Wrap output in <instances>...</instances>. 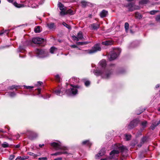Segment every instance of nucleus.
Returning <instances> with one entry per match:
<instances>
[{"label":"nucleus","instance_id":"57","mask_svg":"<svg viewBox=\"0 0 160 160\" xmlns=\"http://www.w3.org/2000/svg\"><path fill=\"white\" fill-rule=\"evenodd\" d=\"M159 87V84H157L156 86V87H155V88H157L158 87Z\"/></svg>","mask_w":160,"mask_h":160},{"label":"nucleus","instance_id":"41","mask_svg":"<svg viewBox=\"0 0 160 160\" xmlns=\"http://www.w3.org/2000/svg\"><path fill=\"white\" fill-rule=\"evenodd\" d=\"M90 84V82L89 81H87L85 82V84L86 86H88Z\"/></svg>","mask_w":160,"mask_h":160},{"label":"nucleus","instance_id":"37","mask_svg":"<svg viewBox=\"0 0 160 160\" xmlns=\"http://www.w3.org/2000/svg\"><path fill=\"white\" fill-rule=\"evenodd\" d=\"M56 80L58 82H60V78L58 75H57L55 77Z\"/></svg>","mask_w":160,"mask_h":160},{"label":"nucleus","instance_id":"21","mask_svg":"<svg viewBox=\"0 0 160 160\" xmlns=\"http://www.w3.org/2000/svg\"><path fill=\"white\" fill-rule=\"evenodd\" d=\"M47 26L50 29H52L55 28V26L53 23H51L50 24H47Z\"/></svg>","mask_w":160,"mask_h":160},{"label":"nucleus","instance_id":"49","mask_svg":"<svg viewBox=\"0 0 160 160\" xmlns=\"http://www.w3.org/2000/svg\"><path fill=\"white\" fill-rule=\"evenodd\" d=\"M156 20L157 21H159L160 20V16L158 15L157 16L156 18Z\"/></svg>","mask_w":160,"mask_h":160},{"label":"nucleus","instance_id":"61","mask_svg":"<svg viewBox=\"0 0 160 160\" xmlns=\"http://www.w3.org/2000/svg\"><path fill=\"white\" fill-rule=\"evenodd\" d=\"M101 160H107V159L106 158L102 159H101Z\"/></svg>","mask_w":160,"mask_h":160},{"label":"nucleus","instance_id":"15","mask_svg":"<svg viewBox=\"0 0 160 160\" xmlns=\"http://www.w3.org/2000/svg\"><path fill=\"white\" fill-rule=\"evenodd\" d=\"M113 42L112 41L110 40L102 42V44L105 45H111L113 44Z\"/></svg>","mask_w":160,"mask_h":160},{"label":"nucleus","instance_id":"50","mask_svg":"<svg viewBox=\"0 0 160 160\" xmlns=\"http://www.w3.org/2000/svg\"><path fill=\"white\" fill-rule=\"evenodd\" d=\"M43 84L42 82L39 81L38 82L37 86H38L39 85H41Z\"/></svg>","mask_w":160,"mask_h":160},{"label":"nucleus","instance_id":"27","mask_svg":"<svg viewBox=\"0 0 160 160\" xmlns=\"http://www.w3.org/2000/svg\"><path fill=\"white\" fill-rule=\"evenodd\" d=\"M34 31L36 33H39L41 32L40 27L38 26L34 28Z\"/></svg>","mask_w":160,"mask_h":160},{"label":"nucleus","instance_id":"3","mask_svg":"<svg viewBox=\"0 0 160 160\" xmlns=\"http://www.w3.org/2000/svg\"><path fill=\"white\" fill-rule=\"evenodd\" d=\"M125 148V147L123 146H117L116 149L113 150L110 152V158H113L117 157L118 154L119 153L120 151L121 150L122 152Z\"/></svg>","mask_w":160,"mask_h":160},{"label":"nucleus","instance_id":"38","mask_svg":"<svg viewBox=\"0 0 160 160\" xmlns=\"http://www.w3.org/2000/svg\"><path fill=\"white\" fill-rule=\"evenodd\" d=\"M72 38L74 40H76L77 41H78V38L77 36L76 37L74 35H73V36H72Z\"/></svg>","mask_w":160,"mask_h":160},{"label":"nucleus","instance_id":"34","mask_svg":"<svg viewBox=\"0 0 160 160\" xmlns=\"http://www.w3.org/2000/svg\"><path fill=\"white\" fill-rule=\"evenodd\" d=\"M129 24L128 22H126L125 23V28L126 31H127L129 28Z\"/></svg>","mask_w":160,"mask_h":160},{"label":"nucleus","instance_id":"43","mask_svg":"<svg viewBox=\"0 0 160 160\" xmlns=\"http://www.w3.org/2000/svg\"><path fill=\"white\" fill-rule=\"evenodd\" d=\"M14 155H11L10 156L9 158V159L10 160H12L14 159Z\"/></svg>","mask_w":160,"mask_h":160},{"label":"nucleus","instance_id":"62","mask_svg":"<svg viewBox=\"0 0 160 160\" xmlns=\"http://www.w3.org/2000/svg\"><path fill=\"white\" fill-rule=\"evenodd\" d=\"M158 111H160V107L158 108Z\"/></svg>","mask_w":160,"mask_h":160},{"label":"nucleus","instance_id":"14","mask_svg":"<svg viewBox=\"0 0 160 160\" xmlns=\"http://www.w3.org/2000/svg\"><path fill=\"white\" fill-rule=\"evenodd\" d=\"M108 11L103 10L100 13V16L101 18H103L106 17L108 15Z\"/></svg>","mask_w":160,"mask_h":160},{"label":"nucleus","instance_id":"33","mask_svg":"<svg viewBox=\"0 0 160 160\" xmlns=\"http://www.w3.org/2000/svg\"><path fill=\"white\" fill-rule=\"evenodd\" d=\"M27 158H26L25 157H20V156L18 157L17 158V159H20V160H25V159H26Z\"/></svg>","mask_w":160,"mask_h":160},{"label":"nucleus","instance_id":"16","mask_svg":"<svg viewBox=\"0 0 160 160\" xmlns=\"http://www.w3.org/2000/svg\"><path fill=\"white\" fill-rule=\"evenodd\" d=\"M147 138L146 137L142 138L141 140V142L140 144H138V147H140L142 146V145L146 141Z\"/></svg>","mask_w":160,"mask_h":160},{"label":"nucleus","instance_id":"55","mask_svg":"<svg viewBox=\"0 0 160 160\" xmlns=\"http://www.w3.org/2000/svg\"><path fill=\"white\" fill-rule=\"evenodd\" d=\"M7 1L9 2H12L13 0H7Z\"/></svg>","mask_w":160,"mask_h":160},{"label":"nucleus","instance_id":"64","mask_svg":"<svg viewBox=\"0 0 160 160\" xmlns=\"http://www.w3.org/2000/svg\"><path fill=\"white\" fill-rule=\"evenodd\" d=\"M38 91L39 92H40V89H38Z\"/></svg>","mask_w":160,"mask_h":160},{"label":"nucleus","instance_id":"26","mask_svg":"<svg viewBox=\"0 0 160 160\" xmlns=\"http://www.w3.org/2000/svg\"><path fill=\"white\" fill-rule=\"evenodd\" d=\"M65 15L67 14H70L71 15L73 14L74 13L73 11L71 9H69L66 11H65Z\"/></svg>","mask_w":160,"mask_h":160},{"label":"nucleus","instance_id":"28","mask_svg":"<svg viewBox=\"0 0 160 160\" xmlns=\"http://www.w3.org/2000/svg\"><path fill=\"white\" fill-rule=\"evenodd\" d=\"M19 87V86L16 85H12L11 86L9 87L8 88V89L10 90H12L14 88L16 89L17 88H18Z\"/></svg>","mask_w":160,"mask_h":160},{"label":"nucleus","instance_id":"51","mask_svg":"<svg viewBox=\"0 0 160 160\" xmlns=\"http://www.w3.org/2000/svg\"><path fill=\"white\" fill-rule=\"evenodd\" d=\"M137 13H136V14H135V17L137 18H142V16L141 14H138V15H137Z\"/></svg>","mask_w":160,"mask_h":160},{"label":"nucleus","instance_id":"32","mask_svg":"<svg viewBox=\"0 0 160 160\" xmlns=\"http://www.w3.org/2000/svg\"><path fill=\"white\" fill-rule=\"evenodd\" d=\"M77 44L79 45H83L87 44L88 43V42H78L77 43Z\"/></svg>","mask_w":160,"mask_h":160},{"label":"nucleus","instance_id":"10","mask_svg":"<svg viewBox=\"0 0 160 160\" xmlns=\"http://www.w3.org/2000/svg\"><path fill=\"white\" fill-rule=\"evenodd\" d=\"M32 42L36 44H39L43 41V39L41 38L36 37L33 38L32 40Z\"/></svg>","mask_w":160,"mask_h":160},{"label":"nucleus","instance_id":"8","mask_svg":"<svg viewBox=\"0 0 160 160\" xmlns=\"http://www.w3.org/2000/svg\"><path fill=\"white\" fill-rule=\"evenodd\" d=\"M128 8V9L129 11H132L136 9H139V7L138 6H135L134 4L130 3L127 6Z\"/></svg>","mask_w":160,"mask_h":160},{"label":"nucleus","instance_id":"31","mask_svg":"<svg viewBox=\"0 0 160 160\" xmlns=\"http://www.w3.org/2000/svg\"><path fill=\"white\" fill-rule=\"evenodd\" d=\"M8 95L11 97H13L16 95V93L14 92H10L8 93Z\"/></svg>","mask_w":160,"mask_h":160},{"label":"nucleus","instance_id":"63","mask_svg":"<svg viewBox=\"0 0 160 160\" xmlns=\"http://www.w3.org/2000/svg\"><path fill=\"white\" fill-rule=\"evenodd\" d=\"M50 95H48V98H50Z\"/></svg>","mask_w":160,"mask_h":160},{"label":"nucleus","instance_id":"47","mask_svg":"<svg viewBox=\"0 0 160 160\" xmlns=\"http://www.w3.org/2000/svg\"><path fill=\"white\" fill-rule=\"evenodd\" d=\"M9 30H6L4 32H3L2 33H0V35H1L4 33H6V34H8L9 33Z\"/></svg>","mask_w":160,"mask_h":160},{"label":"nucleus","instance_id":"24","mask_svg":"<svg viewBox=\"0 0 160 160\" xmlns=\"http://www.w3.org/2000/svg\"><path fill=\"white\" fill-rule=\"evenodd\" d=\"M149 1L148 0H142L139 2L140 5L145 4L148 3Z\"/></svg>","mask_w":160,"mask_h":160},{"label":"nucleus","instance_id":"36","mask_svg":"<svg viewBox=\"0 0 160 160\" xmlns=\"http://www.w3.org/2000/svg\"><path fill=\"white\" fill-rule=\"evenodd\" d=\"M62 24L65 27H66V28H68V29H70L71 28L70 26L68 25V24H66V23L63 22L62 23Z\"/></svg>","mask_w":160,"mask_h":160},{"label":"nucleus","instance_id":"53","mask_svg":"<svg viewBox=\"0 0 160 160\" xmlns=\"http://www.w3.org/2000/svg\"><path fill=\"white\" fill-rule=\"evenodd\" d=\"M62 158H58L54 159V160H62Z\"/></svg>","mask_w":160,"mask_h":160},{"label":"nucleus","instance_id":"13","mask_svg":"<svg viewBox=\"0 0 160 160\" xmlns=\"http://www.w3.org/2000/svg\"><path fill=\"white\" fill-rule=\"evenodd\" d=\"M99 24L97 23H93L90 25V27L91 29L94 30H97L99 28Z\"/></svg>","mask_w":160,"mask_h":160},{"label":"nucleus","instance_id":"7","mask_svg":"<svg viewBox=\"0 0 160 160\" xmlns=\"http://www.w3.org/2000/svg\"><path fill=\"white\" fill-rule=\"evenodd\" d=\"M58 7L61 11L60 12V14L61 16H63L65 15V11L66 8L64 7V5L61 2H59L58 4Z\"/></svg>","mask_w":160,"mask_h":160},{"label":"nucleus","instance_id":"35","mask_svg":"<svg viewBox=\"0 0 160 160\" xmlns=\"http://www.w3.org/2000/svg\"><path fill=\"white\" fill-rule=\"evenodd\" d=\"M147 123V121H144L142 123V125L143 128H144L146 126Z\"/></svg>","mask_w":160,"mask_h":160},{"label":"nucleus","instance_id":"5","mask_svg":"<svg viewBox=\"0 0 160 160\" xmlns=\"http://www.w3.org/2000/svg\"><path fill=\"white\" fill-rule=\"evenodd\" d=\"M101 49L99 44H95L91 49H89L85 51L86 53L88 54H92L98 51H100Z\"/></svg>","mask_w":160,"mask_h":160},{"label":"nucleus","instance_id":"42","mask_svg":"<svg viewBox=\"0 0 160 160\" xmlns=\"http://www.w3.org/2000/svg\"><path fill=\"white\" fill-rule=\"evenodd\" d=\"M38 5H35V4H32L31 5V7L33 8H38Z\"/></svg>","mask_w":160,"mask_h":160},{"label":"nucleus","instance_id":"2","mask_svg":"<svg viewBox=\"0 0 160 160\" xmlns=\"http://www.w3.org/2000/svg\"><path fill=\"white\" fill-rule=\"evenodd\" d=\"M50 144L56 150L61 149L63 150L62 152H58L54 153L52 154H51V155L52 156H57L58 155H61L62 154H66L68 153L67 151L68 148L67 147H62L61 146V143H60L53 142L51 143Z\"/></svg>","mask_w":160,"mask_h":160},{"label":"nucleus","instance_id":"23","mask_svg":"<svg viewBox=\"0 0 160 160\" xmlns=\"http://www.w3.org/2000/svg\"><path fill=\"white\" fill-rule=\"evenodd\" d=\"M82 144L83 145H87L89 146H91L92 145V143L88 140L83 141L82 142Z\"/></svg>","mask_w":160,"mask_h":160},{"label":"nucleus","instance_id":"45","mask_svg":"<svg viewBox=\"0 0 160 160\" xmlns=\"http://www.w3.org/2000/svg\"><path fill=\"white\" fill-rule=\"evenodd\" d=\"M157 12V11L153 10V11H150V13L151 14L153 15V14H155V13L156 12Z\"/></svg>","mask_w":160,"mask_h":160},{"label":"nucleus","instance_id":"44","mask_svg":"<svg viewBox=\"0 0 160 160\" xmlns=\"http://www.w3.org/2000/svg\"><path fill=\"white\" fill-rule=\"evenodd\" d=\"M29 154L31 156H33L34 157H37V155L35 154L32 152H29Z\"/></svg>","mask_w":160,"mask_h":160},{"label":"nucleus","instance_id":"59","mask_svg":"<svg viewBox=\"0 0 160 160\" xmlns=\"http://www.w3.org/2000/svg\"><path fill=\"white\" fill-rule=\"evenodd\" d=\"M43 52V51L42 50H41L39 51L40 53H42Z\"/></svg>","mask_w":160,"mask_h":160},{"label":"nucleus","instance_id":"1","mask_svg":"<svg viewBox=\"0 0 160 160\" xmlns=\"http://www.w3.org/2000/svg\"><path fill=\"white\" fill-rule=\"evenodd\" d=\"M99 64L101 67L103 68V70L101 71H97V72H95V75L97 76L100 75L104 78H108L111 73L104 68L106 65V61L103 59L99 62Z\"/></svg>","mask_w":160,"mask_h":160},{"label":"nucleus","instance_id":"29","mask_svg":"<svg viewBox=\"0 0 160 160\" xmlns=\"http://www.w3.org/2000/svg\"><path fill=\"white\" fill-rule=\"evenodd\" d=\"M125 137L126 140H129L131 138V135L130 134H125Z\"/></svg>","mask_w":160,"mask_h":160},{"label":"nucleus","instance_id":"6","mask_svg":"<svg viewBox=\"0 0 160 160\" xmlns=\"http://www.w3.org/2000/svg\"><path fill=\"white\" fill-rule=\"evenodd\" d=\"M114 52H113L108 56V57L110 61L114 60L117 58L121 52V50L120 48H117L115 49Z\"/></svg>","mask_w":160,"mask_h":160},{"label":"nucleus","instance_id":"30","mask_svg":"<svg viewBox=\"0 0 160 160\" xmlns=\"http://www.w3.org/2000/svg\"><path fill=\"white\" fill-rule=\"evenodd\" d=\"M2 146L4 148H7L9 147V144L7 142H4L2 144Z\"/></svg>","mask_w":160,"mask_h":160},{"label":"nucleus","instance_id":"48","mask_svg":"<svg viewBox=\"0 0 160 160\" xmlns=\"http://www.w3.org/2000/svg\"><path fill=\"white\" fill-rule=\"evenodd\" d=\"M23 48L22 46H20L18 48V49L19 52H21L22 50L23 49Z\"/></svg>","mask_w":160,"mask_h":160},{"label":"nucleus","instance_id":"52","mask_svg":"<svg viewBox=\"0 0 160 160\" xmlns=\"http://www.w3.org/2000/svg\"><path fill=\"white\" fill-rule=\"evenodd\" d=\"M71 47L72 48H77V46L75 45H72L71 46Z\"/></svg>","mask_w":160,"mask_h":160},{"label":"nucleus","instance_id":"40","mask_svg":"<svg viewBox=\"0 0 160 160\" xmlns=\"http://www.w3.org/2000/svg\"><path fill=\"white\" fill-rule=\"evenodd\" d=\"M81 4L83 7H85L87 4V2L85 1H82L81 2Z\"/></svg>","mask_w":160,"mask_h":160},{"label":"nucleus","instance_id":"9","mask_svg":"<svg viewBox=\"0 0 160 160\" xmlns=\"http://www.w3.org/2000/svg\"><path fill=\"white\" fill-rule=\"evenodd\" d=\"M138 122V120L137 119L131 121L128 126V128L131 129L136 126Z\"/></svg>","mask_w":160,"mask_h":160},{"label":"nucleus","instance_id":"54","mask_svg":"<svg viewBox=\"0 0 160 160\" xmlns=\"http://www.w3.org/2000/svg\"><path fill=\"white\" fill-rule=\"evenodd\" d=\"M44 145V144H39V146L40 148L42 147V146H43Z\"/></svg>","mask_w":160,"mask_h":160},{"label":"nucleus","instance_id":"58","mask_svg":"<svg viewBox=\"0 0 160 160\" xmlns=\"http://www.w3.org/2000/svg\"><path fill=\"white\" fill-rule=\"evenodd\" d=\"M157 123V125H158L160 124V120H159V121Z\"/></svg>","mask_w":160,"mask_h":160},{"label":"nucleus","instance_id":"19","mask_svg":"<svg viewBox=\"0 0 160 160\" xmlns=\"http://www.w3.org/2000/svg\"><path fill=\"white\" fill-rule=\"evenodd\" d=\"M31 135L29 136V138L31 139H33L37 137V135L36 133H34V132H30Z\"/></svg>","mask_w":160,"mask_h":160},{"label":"nucleus","instance_id":"20","mask_svg":"<svg viewBox=\"0 0 160 160\" xmlns=\"http://www.w3.org/2000/svg\"><path fill=\"white\" fill-rule=\"evenodd\" d=\"M13 4L14 6L18 8L23 7L24 6L23 4H18L16 2H14Z\"/></svg>","mask_w":160,"mask_h":160},{"label":"nucleus","instance_id":"25","mask_svg":"<svg viewBox=\"0 0 160 160\" xmlns=\"http://www.w3.org/2000/svg\"><path fill=\"white\" fill-rule=\"evenodd\" d=\"M57 48H56L55 47H52L50 49V52L51 53H53L57 51Z\"/></svg>","mask_w":160,"mask_h":160},{"label":"nucleus","instance_id":"4","mask_svg":"<svg viewBox=\"0 0 160 160\" xmlns=\"http://www.w3.org/2000/svg\"><path fill=\"white\" fill-rule=\"evenodd\" d=\"M71 86L72 88L66 91L67 94L69 96L76 94L78 92L77 88H79L80 87L78 85H73L72 84H71Z\"/></svg>","mask_w":160,"mask_h":160},{"label":"nucleus","instance_id":"22","mask_svg":"<svg viewBox=\"0 0 160 160\" xmlns=\"http://www.w3.org/2000/svg\"><path fill=\"white\" fill-rule=\"evenodd\" d=\"M158 125H157L156 122H153L150 127V128L152 130L154 129L155 127L157 126Z\"/></svg>","mask_w":160,"mask_h":160},{"label":"nucleus","instance_id":"46","mask_svg":"<svg viewBox=\"0 0 160 160\" xmlns=\"http://www.w3.org/2000/svg\"><path fill=\"white\" fill-rule=\"evenodd\" d=\"M47 158L46 157L41 158H38V160H47Z\"/></svg>","mask_w":160,"mask_h":160},{"label":"nucleus","instance_id":"11","mask_svg":"<svg viewBox=\"0 0 160 160\" xmlns=\"http://www.w3.org/2000/svg\"><path fill=\"white\" fill-rule=\"evenodd\" d=\"M105 153V150L104 148L101 149L99 152L96 155L95 157L96 159H98L99 158L104 155Z\"/></svg>","mask_w":160,"mask_h":160},{"label":"nucleus","instance_id":"56","mask_svg":"<svg viewBox=\"0 0 160 160\" xmlns=\"http://www.w3.org/2000/svg\"><path fill=\"white\" fill-rule=\"evenodd\" d=\"M20 145L19 144H18L16 146V147L17 148H18L20 147Z\"/></svg>","mask_w":160,"mask_h":160},{"label":"nucleus","instance_id":"39","mask_svg":"<svg viewBox=\"0 0 160 160\" xmlns=\"http://www.w3.org/2000/svg\"><path fill=\"white\" fill-rule=\"evenodd\" d=\"M24 87H25L27 89H29L32 88L34 87L33 86H25V85H24Z\"/></svg>","mask_w":160,"mask_h":160},{"label":"nucleus","instance_id":"17","mask_svg":"<svg viewBox=\"0 0 160 160\" xmlns=\"http://www.w3.org/2000/svg\"><path fill=\"white\" fill-rule=\"evenodd\" d=\"M77 37L78 41L79 40H82L84 38L82 33L81 31H80L78 32L77 35Z\"/></svg>","mask_w":160,"mask_h":160},{"label":"nucleus","instance_id":"18","mask_svg":"<svg viewBox=\"0 0 160 160\" xmlns=\"http://www.w3.org/2000/svg\"><path fill=\"white\" fill-rule=\"evenodd\" d=\"M70 80L72 83H77L79 82V79L78 78L72 77L70 79Z\"/></svg>","mask_w":160,"mask_h":160},{"label":"nucleus","instance_id":"12","mask_svg":"<svg viewBox=\"0 0 160 160\" xmlns=\"http://www.w3.org/2000/svg\"><path fill=\"white\" fill-rule=\"evenodd\" d=\"M64 91V89L61 88L60 89H57L54 91L55 93L58 95H62Z\"/></svg>","mask_w":160,"mask_h":160},{"label":"nucleus","instance_id":"60","mask_svg":"<svg viewBox=\"0 0 160 160\" xmlns=\"http://www.w3.org/2000/svg\"><path fill=\"white\" fill-rule=\"evenodd\" d=\"M19 137V135L18 134L17 135V136L16 138H17V139H18V138Z\"/></svg>","mask_w":160,"mask_h":160}]
</instances>
